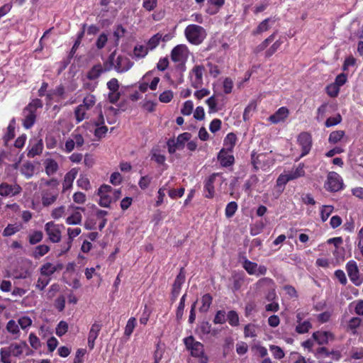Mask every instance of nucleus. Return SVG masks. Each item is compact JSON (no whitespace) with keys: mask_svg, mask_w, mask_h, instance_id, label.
<instances>
[{"mask_svg":"<svg viewBox=\"0 0 363 363\" xmlns=\"http://www.w3.org/2000/svg\"><path fill=\"white\" fill-rule=\"evenodd\" d=\"M27 350L29 351V348L25 341L11 343L8 347L1 348V361L3 363H11V357H18Z\"/></svg>","mask_w":363,"mask_h":363,"instance_id":"f257e3e1","label":"nucleus"},{"mask_svg":"<svg viewBox=\"0 0 363 363\" xmlns=\"http://www.w3.org/2000/svg\"><path fill=\"white\" fill-rule=\"evenodd\" d=\"M42 182L48 188L42 192V203L44 206H48L54 203L59 195V182L55 179L48 181L42 180Z\"/></svg>","mask_w":363,"mask_h":363,"instance_id":"f03ea898","label":"nucleus"},{"mask_svg":"<svg viewBox=\"0 0 363 363\" xmlns=\"http://www.w3.org/2000/svg\"><path fill=\"white\" fill-rule=\"evenodd\" d=\"M184 35L187 40L195 45L202 43L207 35L206 30L196 24L187 26L184 30Z\"/></svg>","mask_w":363,"mask_h":363,"instance_id":"7ed1b4c3","label":"nucleus"},{"mask_svg":"<svg viewBox=\"0 0 363 363\" xmlns=\"http://www.w3.org/2000/svg\"><path fill=\"white\" fill-rule=\"evenodd\" d=\"M42 101L38 99H35L25 108L23 111V125L24 128L28 129L34 125L36 118V111L38 108H42Z\"/></svg>","mask_w":363,"mask_h":363,"instance_id":"20e7f679","label":"nucleus"},{"mask_svg":"<svg viewBox=\"0 0 363 363\" xmlns=\"http://www.w3.org/2000/svg\"><path fill=\"white\" fill-rule=\"evenodd\" d=\"M184 344L193 357L199 358L200 363H208V359L204 355L203 345L201 342L195 341L192 336H189L184 339Z\"/></svg>","mask_w":363,"mask_h":363,"instance_id":"39448f33","label":"nucleus"},{"mask_svg":"<svg viewBox=\"0 0 363 363\" xmlns=\"http://www.w3.org/2000/svg\"><path fill=\"white\" fill-rule=\"evenodd\" d=\"M154 70L148 71L138 82V89L140 91L145 93L148 89L152 91L157 89L160 78L158 76H154Z\"/></svg>","mask_w":363,"mask_h":363,"instance_id":"423d86ee","label":"nucleus"},{"mask_svg":"<svg viewBox=\"0 0 363 363\" xmlns=\"http://www.w3.org/2000/svg\"><path fill=\"white\" fill-rule=\"evenodd\" d=\"M204 71L205 68L201 65H196L190 70L189 77L193 87L199 88L203 85Z\"/></svg>","mask_w":363,"mask_h":363,"instance_id":"0eeeda50","label":"nucleus"},{"mask_svg":"<svg viewBox=\"0 0 363 363\" xmlns=\"http://www.w3.org/2000/svg\"><path fill=\"white\" fill-rule=\"evenodd\" d=\"M191 135L189 133L185 132L179 135L176 140H169L167 142L168 151L169 153L173 154L177 150H182L184 147L185 144L191 140Z\"/></svg>","mask_w":363,"mask_h":363,"instance_id":"6e6552de","label":"nucleus"},{"mask_svg":"<svg viewBox=\"0 0 363 363\" xmlns=\"http://www.w3.org/2000/svg\"><path fill=\"white\" fill-rule=\"evenodd\" d=\"M62 225L55 224L52 221L48 222L45 225V230L49 240L54 243L59 242L62 238Z\"/></svg>","mask_w":363,"mask_h":363,"instance_id":"1a4fd4ad","label":"nucleus"},{"mask_svg":"<svg viewBox=\"0 0 363 363\" xmlns=\"http://www.w3.org/2000/svg\"><path fill=\"white\" fill-rule=\"evenodd\" d=\"M189 55V50L186 45L181 44L174 47L171 52V59L173 62L184 64Z\"/></svg>","mask_w":363,"mask_h":363,"instance_id":"9d476101","label":"nucleus"},{"mask_svg":"<svg viewBox=\"0 0 363 363\" xmlns=\"http://www.w3.org/2000/svg\"><path fill=\"white\" fill-rule=\"evenodd\" d=\"M343 182L341 177L335 172H330L328 174L325 188L330 191H337L342 189Z\"/></svg>","mask_w":363,"mask_h":363,"instance_id":"9b49d317","label":"nucleus"},{"mask_svg":"<svg viewBox=\"0 0 363 363\" xmlns=\"http://www.w3.org/2000/svg\"><path fill=\"white\" fill-rule=\"evenodd\" d=\"M99 196V203L102 207H108L113 201L112 187L107 184H103L98 190Z\"/></svg>","mask_w":363,"mask_h":363,"instance_id":"f8f14e48","label":"nucleus"},{"mask_svg":"<svg viewBox=\"0 0 363 363\" xmlns=\"http://www.w3.org/2000/svg\"><path fill=\"white\" fill-rule=\"evenodd\" d=\"M91 123L94 127V136L98 139L104 138L108 132V128L104 125V118L101 111H99L98 117Z\"/></svg>","mask_w":363,"mask_h":363,"instance_id":"ddd939ff","label":"nucleus"},{"mask_svg":"<svg viewBox=\"0 0 363 363\" xmlns=\"http://www.w3.org/2000/svg\"><path fill=\"white\" fill-rule=\"evenodd\" d=\"M242 267L249 274L257 277L265 275L267 272V269L264 265H258L257 263L247 259L243 261Z\"/></svg>","mask_w":363,"mask_h":363,"instance_id":"4468645a","label":"nucleus"},{"mask_svg":"<svg viewBox=\"0 0 363 363\" xmlns=\"http://www.w3.org/2000/svg\"><path fill=\"white\" fill-rule=\"evenodd\" d=\"M297 142L301 147V154L298 159L308 155L312 147L311 135L306 132L301 133L298 135Z\"/></svg>","mask_w":363,"mask_h":363,"instance_id":"2eb2a0df","label":"nucleus"},{"mask_svg":"<svg viewBox=\"0 0 363 363\" xmlns=\"http://www.w3.org/2000/svg\"><path fill=\"white\" fill-rule=\"evenodd\" d=\"M114 68L118 72H125L133 65L130 60L125 56L119 55L113 62Z\"/></svg>","mask_w":363,"mask_h":363,"instance_id":"dca6fc26","label":"nucleus"},{"mask_svg":"<svg viewBox=\"0 0 363 363\" xmlns=\"http://www.w3.org/2000/svg\"><path fill=\"white\" fill-rule=\"evenodd\" d=\"M21 189V187L17 184L2 183L0 184V195L2 196H13L20 194Z\"/></svg>","mask_w":363,"mask_h":363,"instance_id":"f3484780","label":"nucleus"},{"mask_svg":"<svg viewBox=\"0 0 363 363\" xmlns=\"http://www.w3.org/2000/svg\"><path fill=\"white\" fill-rule=\"evenodd\" d=\"M78 174V169L72 168L67 172L64 177L62 182V192L65 193L72 187L74 180Z\"/></svg>","mask_w":363,"mask_h":363,"instance_id":"a211bd4d","label":"nucleus"},{"mask_svg":"<svg viewBox=\"0 0 363 363\" xmlns=\"http://www.w3.org/2000/svg\"><path fill=\"white\" fill-rule=\"evenodd\" d=\"M47 104L50 105L52 101H60L65 99V88L62 85H59L53 90L49 91L46 95Z\"/></svg>","mask_w":363,"mask_h":363,"instance_id":"6ab92c4d","label":"nucleus"},{"mask_svg":"<svg viewBox=\"0 0 363 363\" xmlns=\"http://www.w3.org/2000/svg\"><path fill=\"white\" fill-rule=\"evenodd\" d=\"M347 274L354 284L359 285L360 284L359 269L356 262L351 260L347 262L346 265Z\"/></svg>","mask_w":363,"mask_h":363,"instance_id":"aec40b11","label":"nucleus"},{"mask_svg":"<svg viewBox=\"0 0 363 363\" xmlns=\"http://www.w3.org/2000/svg\"><path fill=\"white\" fill-rule=\"evenodd\" d=\"M289 111L286 107L282 106L279 108L274 114L268 118L272 123L277 124L284 121L289 116Z\"/></svg>","mask_w":363,"mask_h":363,"instance_id":"412c9836","label":"nucleus"},{"mask_svg":"<svg viewBox=\"0 0 363 363\" xmlns=\"http://www.w3.org/2000/svg\"><path fill=\"white\" fill-rule=\"evenodd\" d=\"M62 268L61 264L44 263L40 268V275L50 278L56 271Z\"/></svg>","mask_w":363,"mask_h":363,"instance_id":"4be33fe9","label":"nucleus"},{"mask_svg":"<svg viewBox=\"0 0 363 363\" xmlns=\"http://www.w3.org/2000/svg\"><path fill=\"white\" fill-rule=\"evenodd\" d=\"M231 152L223 148L219 152L218 160L223 167H229L233 164L234 157Z\"/></svg>","mask_w":363,"mask_h":363,"instance_id":"5701e85b","label":"nucleus"},{"mask_svg":"<svg viewBox=\"0 0 363 363\" xmlns=\"http://www.w3.org/2000/svg\"><path fill=\"white\" fill-rule=\"evenodd\" d=\"M43 149V144L41 140L34 139L30 142L28 147V156L33 157L40 155Z\"/></svg>","mask_w":363,"mask_h":363,"instance_id":"b1692460","label":"nucleus"},{"mask_svg":"<svg viewBox=\"0 0 363 363\" xmlns=\"http://www.w3.org/2000/svg\"><path fill=\"white\" fill-rule=\"evenodd\" d=\"M101 328V325L98 323H94L91 325L88 335V346L90 350H92L94 347L95 340L99 334Z\"/></svg>","mask_w":363,"mask_h":363,"instance_id":"393cba45","label":"nucleus"},{"mask_svg":"<svg viewBox=\"0 0 363 363\" xmlns=\"http://www.w3.org/2000/svg\"><path fill=\"white\" fill-rule=\"evenodd\" d=\"M257 285L259 287H262L266 285L272 289V291H269L267 296V299L268 301H273L276 298V293L274 289V282L272 279L268 277L262 278L257 281Z\"/></svg>","mask_w":363,"mask_h":363,"instance_id":"a878e982","label":"nucleus"},{"mask_svg":"<svg viewBox=\"0 0 363 363\" xmlns=\"http://www.w3.org/2000/svg\"><path fill=\"white\" fill-rule=\"evenodd\" d=\"M220 177V174L218 173H214L211 174L208 179L205 182L204 189L207 192L205 195L206 198H213L214 196V186L213 184L217 177Z\"/></svg>","mask_w":363,"mask_h":363,"instance_id":"bb28decb","label":"nucleus"},{"mask_svg":"<svg viewBox=\"0 0 363 363\" xmlns=\"http://www.w3.org/2000/svg\"><path fill=\"white\" fill-rule=\"evenodd\" d=\"M313 338L319 345H325L330 340L333 338L331 333L327 331H316L313 334Z\"/></svg>","mask_w":363,"mask_h":363,"instance_id":"cd10ccee","label":"nucleus"},{"mask_svg":"<svg viewBox=\"0 0 363 363\" xmlns=\"http://www.w3.org/2000/svg\"><path fill=\"white\" fill-rule=\"evenodd\" d=\"M110 69V67H104L101 65L98 64L94 65L87 73V78L91 80L96 79L100 77L102 73H104Z\"/></svg>","mask_w":363,"mask_h":363,"instance_id":"c85d7f7f","label":"nucleus"},{"mask_svg":"<svg viewBox=\"0 0 363 363\" xmlns=\"http://www.w3.org/2000/svg\"><path fill=\"white\" fill-rule=\"evenodd\" d=\"M184 281H185V276L181 272L176 277V279L173 284L172 294L174 299L177 298V296H179L181 289H182V286L183 285Z\"/></svg>","mask_w":363,"mask_h":363,"instance_id":"c756f323","label":"nucleus"},{"mask_svg":"<svg viewBox=\"0 0 363 363\" xmlns=\"http://www.w3.org/2000/svg\"><path fill=\"white\" fill-rule=\"evenodd\" d=\"M81 208L76 207L74 211L66 218V223L68 225H79L82 222V216L79 210ZM83 210V208H82Z\"/></svg>","mask_w":363,"mask_h":363,"instance_id":"7c9ffc66","label":"nucleus"},{"mask_svg":"<svg viewBox=\"0 0 363 363\" xmlns=\"http://www.w3.org/2000/svg\"><path fill=\"white\" fill-rule=\"evenodd\" d=\"M286 172L291 181L303 177L305 175L304 164L303 163H299L295 169Z\"/></svg>","mask_w":363,"mask_h":363,"instance_id":"2f4dec72","label":"nucleus"},{"mask_svg":"<svg viewBox=\"0 0 363 363\" xmlns=\"http://www.w3.org/2000/svg\"><path fill=\"white\" fill-rule=\"evenodd\" d=\"M43 164L45 172L49 176L56 173L59 167L57 162L51 158L46 159Z\"/></svg>","mask_w":363,"mask_h":363,"instance_id":"473e14b6","label":"nucleus"},{"mask_svg":"<svg viewBox=\"0 0 363 363\" xmlns=\"http://www.w3.org/2000/svg\"><path fill=\"white\" fill-rule=\"evenodd\" d=\"M148 53V48L143 45H136L133 50V58L136 60L144 58Z\"/></svg>","mask_w":363,"mask_h":363,"instance_id":"72a5a7b5","label":"nucleus"},{"mask_svg":"<svg viewBox=\"0 0 363 363\" xmlns=\"http://www.w3.org/2000/svg\"><path fill=\"white\" fill-rule=\"evenodd\" d=\"M237 142V136L233 133H228L223 141L225 148L229 151H232Z\"/></svg>","mask_w":363,"mask_h":363,"instance_id":"f704fd0d","label":"nucleus"},{"mask_svg":"<svg viewBox=\"0 0 363 363\" xmlns=\"http://www.w3.org/2000/svg\"><path fill=\"white\" fill-rule=\"evenodd\" d=\"M104 112L106 115L107 121L108 123L111 124L115 122V120L113 118L115 116L118 114V109L116 108H114L113 106L108 105L106 104L104 105Z\"/></svg>","mask_w":363,"mask_h":363,"instance_id":"c9c22d12","label":"nucleus"},{"mask_svg":"<svg viewBox=\"0 0 363 363\" xmlns=\"http://www.w3.org/2000/svg\"><path fill=\"white\" fill-rule=\"evenodd\" d=\"M275 23V19L273 18H268L262 21L257 28L256 33H261L268 30L272 25Z\"/></svg>","mask_w":363,"mask_h":363,"instance_id":"e433bc0d","label":"nucleus"},{"mask_svg":"<svg viewBox=\"0 0 363 363\" xmlns=\"http://www.w3.org/2000/svg\"><path fill=\"white\" fill-rule=\"evenodd\" d=\"M169 187V182H167L164 186L160 187L157 191V201L155 202V206L159 207L163 203L165 197V191L168 190Z\"/></svg>","mask_w":363,"mask_h":363,"instance_id":"4c0bfd02","label":"nucleus"},{"mask_svg":"<svg viewBox=\"0 0 363 363\" xmlns=\"http://www.w3.org/2000/svg\"><path fill=\"white\" fill-rule=\"evenodd\" d=\"M20 171L27 179L30 178L34 174V166L31 162H26L21 167Z\"/></svg>","mask_w":363,"mask_h":363,"instance_id":"58836bf2","label":"nucleus"},{"mask_svg":"<svg viewBox=\"0 0 363 363\" xmlns=\"http://www.w3.org/2000/svg\"><path fill=\"white\" fill-rule=\"evenodd\" d=\"M6 330L17 338L20 333L18 323L13 320H10L6 324Z\"/></svg>","mask_w":363,"mask_h":363,"instance_id":"ea45409f","label":"nucleus"},{"mask_svg":"<svg viewBox=\"0 0 363 363\" xmlns=\"http://www.w3.org/2000/svg\"><path fill=\"white\" fill-rule=\"evenodd\" d=\"M50 250V247L47 245H40L37 246L33 252V256L35 259H39L46 255Z\"/></svg>","mask_w":363,"mask_h":363,"instance_id":"a19ab883","label":"nucleus"},{"mask_svg":"<svg viewBox=\"0 0 363 363\" xmlns=\"http://www.w3.org/2000/svg\"><path fill=\"white\" fill-rule=\"evenodd\" d=\"M213 298L209 294H204L201 298V306L200 307L201 312H206L209 309L212 303Z\"/></svg>","mask_w":363,"mask_h":363,"instance_id":"79ce46f5","label":"nucleus"},{"mask_svg":"<svg viewBox=\"0 0 363 363\" xmlns=\"http://www.w3.org/2000/svg\"><path fill=\"white\" fill-rule=\"evenodd\" d=\"M312 328V325L309 320H304L299 323H297V325L296 327V331L299 334H303L307 332Z\"/></svg>","mask_w":363,"mask_h":363,"instance_id":"37998d69","label":"nucleus"},{"mask_svg":"<svg viewBox=\"0 0 363 363\" xmlns=\"http://www.w3.org/2000/svg\"><path fill=\"white\" fill-rule=\"evenodd\" d=\"M96 104V97L92 94L86 96L83 99V103L79 106H84L87 110L91 108Z\"/></svg>","mask_w":363,"mask_h":363,"instance_id":"c03bdc74","label":"nucleus"},{"mask_svg":"<svg viewBox=\"0 0 363 363\" xmlns=\"http://www.w3.org/2000/svg\"><path fill=\"white\" fill-rule=\"evenodd\" d=\"M43 238V234L41 231L35 230L30 233L28 235L29 242L31 245H35L40 242Z\"/></svg>","mask_w":363,"mask_h":363,"instance_id":"a18cd8bd","label":"nucleus"},{"mask_svg":"<svg viewBox=\"0 0 363 363\" xmlns=\"http://www.w3.org/2000/svg\"><path fill=\"white\" fill-rule=\"evenodd\" d=\"M162 38V35L160 33L154 35L147 42L148 50L155 49L160 43Z\"/></svg>","mask_w":363,"mask_h":363,"instance_id":"49530a36","label":"nucleus"},{"mask_svg":"<svg viewBox=\"0 0 363 363\" xmlns=\"http://www.w3.org/2000/svg\"><path fill=\"white\" fill-rule=\"evenodd\" d=\"M174 97V93L172 90H165L159 96V101L164 104L169 103Z\"/></svg>","mask_w":363,"mask_h":363,"instance_id":"de8ad7c7","label":"nucleus"},{"mask_svg":"<svg viewBox=\"0 0 363 363\" xmlns=\"http://www.w3.org/2000/svg\"><path fill=\"white\" fill-rule=\"evenodd\" d=\"M238 204L235 201L228 203L225 209V214L227 218H231L238 210Z\"/></svg>","mask_w":363,"mask_h":363,"instance_id":"09e8293b","label":"nucleus"},{"mask_svg":"<svg viewBox=\"0 0 363 363\" xmlns=\"http://www.w3.org/2000/svg\"><path fill=\"white\" fill-rule=\"evenodd\" d=\"M344 135L345 132L343 130L333 131L330 134L328 140L330 143L335 144L340 141L341 139L344 137Z\"/></svg>","mask_w":363,"mask_h":363,"instance_id":"8fccbe9b","label":"nucleus"},{"mask_svg":"<svg viewBox=\"0 0 363 363\" xmlns=\"http://www.w3.org/2000/svg\"><path fill=\"white\" fill-rule=\"evenodd\" d=\"M20 230L18 225L15 224H9L3 231V236L9 237L14 235Z\"/></svg>","mask_w":363,"mask_h":363,"instance_id":"3c124183","label":"nucleus"},{"mask_svg":"<svg viewBox=\"0 0 363 363\" xmlns=\"http://www.w3.org/2000/svg\"><path fill=\"white\" fill-rule=\"evenodd\" d=\"M77 186L84 190H88L90 189V182L89 179L84 175H80L79 179L77 181Z\"/></svg>","mask_w":363,"mask_h":363,"instance_id":"603ef678","label":"nucleus"},{"mask_svg":"<svg viewBox=\"0 0 363 363\" xmlns=\"http://www.w3.org/2000/svg\"><path fill=\"white\" fill-rule=\"evenodd\" d=\"M333 211V206L327 205L323 206L320 209V216L321 219L323 222L328 220L329 216L332 214Z\"/></svg>","mask_w":363,"mask_h":363,"instance_id":"864d4df0","label":"nucleus"},{"mask_svg":"<svg viewBox=\"0 0 363 363\" xmlns=\"http://www.w3.org/2000/svg\"><path fill=\"white\" fill-rule=\"evenodd\" d=\"M184 191H185V189H184V187H181V188L177 189H169V187L168 190H167V192H168L169 196L172 199H176L177 198L182 197L184 194Z\"/></svg>","mask_w":363,"mask_h":363,"instance_id":"5fc2aeb1","label":"nucleus"},{"mask_svg":"<svg viewBox=\"0 0 363 363\" xmlns=\"http://www.w3.org/2000/svg\"><path fill=\"white\" fill-rule=\"evenodd\" d=\"M86 108L79 105L76 108L74 115L77 123L82 121L86 118Z\"/></svg>","mask_w":363,"mask_h":363,"instance_id":"6e6d98bb","label":"nucleus"},{"mask_svg":"<svg viewBox=\"0 0 363 363\" xmlns=\"http://www.w3.org/2000/svg\"><path fill=\"white\" fill-rule=\"evenodd\" d=\"M135 325H136V319L135 318H129V320H128V322L126 323L125 328V331H124L125 335L126 336H130L133 333Z\"/></svg>","mask_w":363,"mask_h":363,"instance_id":"4d7b16f0","label":"nucleus"},{"mask_svg":"<svg viewBox=\"0 0 363 363\" xmlns=\"http://www.w3.org/2000/svg\"><path fill=\"white\" fill-rule=\"evenodd\" d=\"M50 279L45 276H40L35 284L36 289L43 291L50 283Z\"/></svg>","mask_w":363,"mask_h":363,"instance_id":"13d9d810","label":"nucleus"},{"mask_svg":"<svg viewBox=\"0 0 363 363\" xmlns=\"http://www.w3.org/2000/svg\"><path fill=\"white\" fill-rule=\"evenodd\" d=\"M194 108V104L192 101L188 100L185 101L181 109V113L184 116H189L191 114Z\"/></svg>","mask_w":363,"mask_h":363,"instance_id":"bf43d9fd","label":"nucleus"},{"mask_svg":"<svg viewBox=\"0 0 363 363\" xmlns=\"http://www.w3.org/2000/svg\"><path fill=\"white\" fill-rule=\"evenodd\" d=\"M257 328L252 324H248L245 327V336L250 337H255L257 336Z\"/></svg>","mask_w":363,"mask_h":363,"instance_id":"052dcab7","label":"nucleus"},{"mask_svg":"<svg viewBox=\"0 0 363 363\" xmlns=\"http://www.w3.org/2000/svg\"><path fill=\"white\" fill-rule=\"evenodd\" d=\"M275 37V33L269 35L267 39H265L262 43H260L256 48L255 52H259L264 50L270 43H272Z\"/></svg>","mask_w":363,"mask_h":363,"instance_id":"680f3d73","label":"nucleus"},{"mask_svg":"<svg viewBox=\"0 0 363 363\" xmlns=\"http://www.w3.org/2000/svg\"><path fill=\"white\" fill-rule=\"evenodd\" d=\"M325 89L326 93L330 97H336L340 91V88L335 83L328 85Z\"/></svg>","mask_w":363,"mask_h":363,"instance_id":"e2e57ef3","label":"nucleus"},{"mask_svg":"<svg viewBox=\"0 0 363 363\" xmlns=\"http://www.w3.org/2000/svg\"><path fill=\"white\" fill-rule=\"evenodd\" d=\"M65 207L64 206H61L54 208L52 211L51 216L54 219L57 220V219L62 218L65 216Z\"/></svg>","mask_w":363,"mask_h":363,"instance_id":"0e129e2a","label":"nucleus"},{"mask_svg":"<svg viewBox=\"0 0 363 363\" xmlns=\"http://www.w3.org/2000/svg\"><path fill=\"white\" fill-rule=\"evenodd\" d=\"M269 350L272 352L274 357L276 359H281L284 357V351L279 346L270 345Z\"/></svg>","mask_w":363,"mask_h":363,"instance_id":"69168bd1","label":"nucleus"},{"mask_svg":"<svg viewBox=\"0 0 363 363\" xmlns=\"http://www.w3.org/2000/svg\"><path fill=\"white\" fill-rule=\"evenodd\" d=\"M67 330L68 324L65 321L61 320L56 328V335L61 337L65 335Z\"/></svg>","mask_w":363,"mask_h":363,"instance_id":"338daca9","label":"nucleus"},{"mask_svg":"<svg viewBox=\"0 0 363 363\" xmlns=\"http://www.w3.org/2000/svg\"><path fill=\"white\" fill-rule=\"evenodd\" d=\"M152 178L148 175L143 176L138 182V186L143 190L146 189L152 182Z\"/></svg>","mask_w":363,"mask_h":363,"instance_id":"774afa93","label":"nucleus"}]
</instances>
